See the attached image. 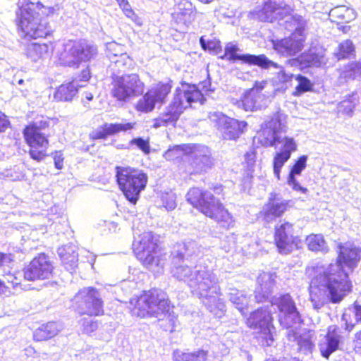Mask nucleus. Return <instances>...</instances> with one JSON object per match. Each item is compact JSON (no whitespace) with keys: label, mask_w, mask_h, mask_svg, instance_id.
<instances>
[{"label":"nucleus","mask_w":361,"mask_h":361,"mask_svg":"<svg viewBox=\"0 0 361 361\" xmlns=\"http://www.w3.org/2000/svg\"><path fill=\"white\" fill-rule=\"evenodd\" d=\"M307 161V155H302L295 160L294 164L290 168L287 179L288 185L290 186L293 190L299 191L302 193H306L307 189L300 185L296 180V176L301 175L302 171L306 168Z\"/></svg>","instance_id":"obj_27"},{"label":"nucleus","mask_w":361,"mask_h":361,"mask_svg":"<svg viewBox=\"0 0 361 361\" xmlns=\"http://www.w3.org/2000/svg\"><path fill=\"white\" fill-rule=\"evenodd\" d=\"M351 69L356 73H361V62H356L353 64Z\"/></svg>","instance_id":"obj_63"},{"label":"nucleus","mask_w":361,"mask_h":361,"mask_svg":"<svg viewBox=\"0 0 361 361\" xmlns=\"http://www.w3.org/2000/svg\"><path fill=\"white\" fill-rule=\"evenodd\" d=\"M186 200L205 216L214 219L223 230H228L233 226V216L212 192L192 188L188 192Z\"/></svg>","instance_id":"obj_5"},{"label":"nucleus","mask_w":361,"mask_h":361,"mask_svg":"<svg viewBox=\"0 0 361 361\" xmlns=\"http://www.w3.org/2000/svg\"><path fill=\"white\" fill-rule=\"evenodd\" d=\"M270 61L273 63V65L269 64L267 67L261 68L269 70L274 69L276 71L274 72L275 76L273 78V80L275 83L286 84L287 82H290L294 77L293 74L286 73L283 68L279 66L277 63L271 60H270Z\"/></svg>","instance_id":"obj_37"},{"label":"nucleus","mask_w":361,"mask_h":361,"mask_svg":"<svg viewBox=\"0 0 361 361\" xmlns=\"http://www.w3.org/2000/svg\"><path fill=\"white\" fill-rule=\"evenodd\" d=\"M290 202L274 192L270 193L261 211L264 220L270 223L281 217L290 207Z\"/></svg>","instance_id":"obj_20"},{"label":"nucleus","mask_w":361,"mask_h":361,"mask_svg":"<svg viewBox=\"0 0 361 361\" xmlns=\"http://www.w3.org/2000/svg\"><path fill=\"white\" fill-rule=\"evenodd\" d=\"M49 47L46 43H32L27 46V56L32 61L46 58L49 56Z\"/></svg>","instance_id":"obj_36"},{"label":"nucleus","mask_w":361,"mask_h":361,"mask_svg":"<svg viewBox=\"0 0 361 361\" xmlns=\"http://www.w3.org/2000/svg\"><path fill=\"white\" fill-rule=\"evenodd\" d=\"M9 121L6 118V116L0 112V132H4L8 128Z\"/></svg>","instance_id":"obj_57"},{"label":"nucleus","mask_w":361,"mask_h":361,"mask_svg":"<svg viewBox=\"0 0 361 361\" xmlns=\"http://www.w3.org/2000/svg\"><path fill=\"white\" fill-rule=\"evenodd\" d=\"M60 331V326L54 322H47L37 328L33 334L34 340L42 341L55 336Z\"/></svg>","instance_id":"obj_32"},{"label":"nucleus","mask_w":361,"mask_h":361,"mask_svg":"<svg viewBox=\"0 0 361 361\" xmlns=\"http://www.w3.org/2000/svg\"><path fill=\"white\" fill-rule=\"evenodd\" d=\"M286 115L281 110L268 116L262 124V143L266 147H276L282 144L281 151L274 157V173L277 180H280L281 168L290 158L292 152L296 151L297 145L293 137L283 136L287 130Z\"/></svg>","instance_id":"obj_3"},{"label":"nucleus","mask_w":361,"mask_h":361,"mask_svg":"<svg viewBox=\"0 0 361 361\" xmlns=\"http://www.w3.org/2000/svg\"><path fill=\"white\" fill-rule=\"evenodd\" d=\"M274 241L281 254L287 255L292 252L297 244L293 225L284 221L275 226Z\"/></svg>","instance_id":"obj_19"},{"label":"nucleus","mask_w":361,"mask_h":361,"mask_svg":"<svg viewBox=\"0 0 361 361\" xmlns=\"http://www.w3.org/2000/svg\"><path fill=\"white\" fill-rule=\"evenodd\" d=\"M207 352L204 350H199L193 353H183L180 355H176L174 361H206Z\"/></svg>","instance_id":"obj_41"},{"label":"nucleus","mask_w":361,"mask_h":361,"mask_svg":"<svg viewBox=\"0 0 361 361\" xmlns=\"http://www.w3.org/2000/svg\"><path fill=\"white\" fill-rule=\"evenodd\" d=\"M133 314L140 317H154L159 321L166 319L169 328L174 326V316L170 313V301L165 292L160 289H152L140 295L136 300Z\"/></svg>","instance_id":"obj_7"},{"label":"nucleus","mask_w":361,"mask_h":361,"mask_svg":"<svg viewBox=\"0 0 361 361\" xmlns=\"http://www.w3.org/2000/svg\"><path fill=\"white\" fill-rule=\"evenodd\" d=\"M119 6L121 8L126 16L131 19H133L134 17H136L135 13L131 8L130 5L129 4L128 0H125L123 3L122 2Z\"/></svg>","instance_id":"obj_54"},{"label":"nucleus","mask_w":361,"mask_h":361,"mask_svg":"<svg viewBox=\"0 0 361 361\" xmlns=\"http://www.w3.org/2000/svg\"><path fill=\"white\" fill-rule=\"evenodd\" d=\"M271 321V311L267 307H260L250 314L247 323L250 328L262 330L272 326Z\"/></svg>","instance_id":"obj_26"},{"label":"nucleus","mask_w":361,"mask_h":361,"mask_svg":"<svg viewBox=\"0 0 361 361\" xmlns=\"http://www.w3.org/2000/svg\"><path fill=\"white\" fill-rule=\"evenodd\" d=\"M54 166L57 169H61L63 168V158L62 154L59 152H56L54 156Z\"/></svg>","instance_id":"obj_56"},{"label":"nucleus","mask_w":361,"mask_h":361,"mask_svg":"<svg viewBox=\"0 0 361 361\" xmlns=\"http://www.w3.org/2000/svg\"><path fill=\"white\" fill-rule=\"evenodd\" d=\"M286 4L277 3L276 0L267 1L263 8L258 11L257 18L261 21L274 22L275 20H283L281 16Z\"/></svg>","instance_id":"obj_25"},{"label":"nucleus","mask_w":361,"mask_h":361,"mask_svg":"<svg viewBox=\"0 0 361 361\" xmlns=\"http://www.w3.org/2000/svg\"><path fill=\"white\" fill-rule=\"evenodd\" d=\"M324 62L323 51H317L310 49L308 51L302 53L299 57L290 59L287 61L290 66L304 69L308 67H319Z\"/></svg>","instance_id":"obj_24"},{"label":"nucleus","mask_w":361,"mask_h":361,"mask_svg":"<svg viewBox=\"0 0 361 361\" xmlns=\"http://www.w3.org/2000/svg\"><path fill=\"white\" fill-rule=\"evenodd\" d=\"M54 266L49 257L41 253L23 269L24 278L29 281L49 279L53 274Z\"/></svg>","instance_id":"obj_17"},{"label":"nucleus","mask_w":361,"mask_h":361,"mask_svg":"<svg viewBox=\"0 0 361 361\" xmlns=\"http://www.w3.org/2000/svg\"><path fill=\"white\" fill-rule=\"evenodd\" d=\"M342 339L340 329L336 326H330L324 341L319 344V350L323 357L329 359L330 355L338 348Z\"/></svg>","instance_id":"obj_23"},{"label":"nucleus","mask_w":361,"mask_h":361,"mask_svg":"<svg viewBox=\"0 0 361 361\" xmlns=\"http://www.w3.org/2000/svg\"><path fill=\"white\" fill-rule=\"evenodd\" d=\"M82 326L83 327V331L86 334H90L98 328V324L97 321H94L92 318H84L82 320Z\"/></svg>","instance_id":"obj_53"},{"label":"nucleus","mask_w":361,"mask_h":361,"mask_svg":"<svg viewBox=\"0 0 361 361\" xmlns=\"http://www.w3.org/2000/svg\"><path fill=\"white\" fill-rule=\"evenodd\" d=\"M129 145H135L137 148L140 149L145 154L150 152V145L148 140H145L142 137L133 138L129 142Z\"/></svg>","instance_id":"obj_48"},{"label":"nucleus","mask_w":361,"mask_h":361,"mask_svg":"<svg viewBox=\"0 0 361 361\" xmlns=\"http://www.w3.org/2000/svg\"><path fill=\"white\" fill-rule=\"evenodd\" d=\"M298 345L299 347V350L304 354H308L311 353L314 347L312 342L306 338H300L298 339Z\"/></svg>","instance_id":"obj_51"},{"label":"nucleus","mask_w":361,"mask_h":361,"mask_svg":"<svg viewBox=\"0 0 361 361\" xmlns=\"http://www.w3.org/2000/svg\"><path fill=\"white\" fill-rule=\"evenodd\" d=\"M6 292V287L4 284V282L0 279V295L5 294Z\"/></svg>","instance_id":"obj_64"},{"label":"nucleus","mask_w":361,"mask_h":361,"mask_svg":"<svg viewBox=\"0 0 361 361\" xmlns=\"http://www.w3.org/2000/svg\"><path fill=\"white\" fill-rule=\"evenodd\" d=\"M355 342L357 347L361 348V330L355 334Z\"/></svg>","instance_id":"obj_62"},{"label":"nucleus","mask_w":361,"mask_h":361,"mask_svg":"<svg viewBox=\"0 0 361 361\" xmlns=\"http://www.w3.org/2000/svg\"><path fill=\"white\" fill-rule=\"evenodd\" d=\"M191 165L197 173L205 172L214 165L211 150L205 145H194Z\"/></svg>","instance_id":"obj_21"},{"label":"nucleus","mask_w":361,"mask_h":361,"mask_svg":"<svg viewBox=\"0 0 361 361\" xmlns=\"http://www.w3.org/2000/svg\"><path fill=\"white\" fill-rule=\"evenodd\" d=\"M156 104L157 102L148 90L143 97L138 100L135 108L138 111L149 113L154 109Z\"/></svg>","instance_id":"obj_40"},{"label":"nucleus","mask_w":361,"mask_h":361,"mask_svg":"<svg viewBox=\"0 0 361 361\" xmlns=\"http://www.w3.org/2000/svg\"><path fill=\"white\" fill-rule=\"evenodd\" d=\"M202 90H204L207 94L208 92H213L215 90L214 87H212V84L210 80H207L202 82Z\"/></svg>","instance_id":"obj_59"},{"label":"nucleus","mask_w":361,"mask_h":361,"mask_svg":"<svg viewBox=\"0 0 361 361\" xmlns=\"http://www.w3.org/2000/svg\"><path fill=\"white\" fill-rule=\"evenodd\" d=\"M285 18V28L293 31V33L288 37L273 40V47L274 50L281 56H295L302 50L304 46L306 21L302 16L297 14L286 16ZM280 24L282 25L283 23Z\"/></svg>","instance_id":"obj_8"},{"label":"nucleus","mask_w":361,"mask_h":361,"mask_svg":"<svg viewBox=\"0 0 361 361\" xmlns=\"http://www.w3.org/2000/svg\"><path fill=\"white\" fill-rule=\"evenodd\" d=\"M338 257L311 281L310 300L314 310H319L329 302L340 303L352 292L349 274L361 260V248L351 243L338 245Z\"/></svg>","instance_id":"obj_2"},{"label":"nucleus","mask_w":361,"mask_h":361,"mask_svg":"<svg viewBox=\"0 0 361 361\" xmlns=\"http://www.w3.org/2000/svg\"><path fill=\"white\" fill-rule=\"evenodd\" d=\"M11 261L12 259L10 255L0 252V267L8 265Z\"/></svg>","instance_id":"obj_58"},{"label":"nucleus","mask_w":361,"mask_h":361,"mask_svg":"<svg viewBox=\"0 0 361 361\" xmlns=\"http://www.w3.org/2000/svg\"><path fill=\"white\" fill-rule=\"evenodd\" d=\"M178 8L180 11L183 8L188 11H190L192 9V4L188 1H182L178 6Z\"/></svg>","instance_id":"obj_60"},{"label":"nucleus","mask_w":361,"mask_h":361,"mask_svg":"<svg viewBox=\"0 0 361 361\" xmlns=\"http://www.w3.org/2000/svg\"><path fill=\"white\" fill-rule=\"evenodd\" d=\"M350 314L352 315L355 323H361V302L355 301L354 303L348 307Z\"/></svg>","instance_id":"obj_50"},{"label":"nucleus","mask_w":361,"mask_h":361,"mask_svg":"<svg viewBox=\"0 0 361 361\" xmlns=\"http://www.w3.org/2000/svg\"><path fill=\"white\" fill-rule=\"evenodd\" d=\"M162 206L166 210H173L176 207V195L172 191L164 192L161 196Z\"/></svg>","instance_id":"obj_47"},{"label":"nucleus","mask_w":361,"mask_h":361,"mask_svg":"<svg viewBox=\"0 0 361 361\" xmlns=\"http://www.w3.org/2000/svg\"><path fill=\"white\" fill-rule=\"evenodd\" d=\"M209 118L214 123L225 140H235L247 130L246 121L230 118L221 112H210Z\"/></svg>","instance_id":"obj_15"},{"label":"nucleus","mask_w":361,"mask_h":361,"mask_svg":"<svg viewBox=\"0 0 361 361\" xmlns=\"http://www.w3.org/2000/svg\"><path fill=\"white\" fill-rule=\"evenodd\" d=\"M197 243L188 242L183 247H178L171 252L173 267L171 274L179 281L185 282L206 308L216 317H221L226 311L219 281L216 274L201 264H188L189 258L198 254ZM191 258V261L193 260Z\"/></svg>","instance_id":"obj_1"},{"label":"nucleus","mask_w":361,"mask_h":361,"mask_svg":"<svg viewBox=\"0 0 361 361\" xmlns=\"http://www.w3.org/2000/svg\"><path fill=\"white\" fill-rule=\"evenodd\" d=\"M226 295L231 302L243 314H245V308L248 305L246 295L238 289L228 286L226 288Z\"/></svg>","instance_id":"obj_33"},{"label":"nucleus","mask_w":361,"mask_h":361,"mask_svg":"<svg viewBox=\"0 0 361 361\" xmlns=\"http://www.w3.org/2000/svg\"><path fill=\"white\" fill-rule=\"evenodd\" d=\"M205 99L202 92L195 85L183 82L176 87L174 97L164 113L154 120L153 126L159 128L174 126L180 116L192 102L204 104Z\"/></svg>","instance_id":"obj_6"},{"label":"nucleus","mask_w":361,"mask_h":361,"mask_svg":"<svg viewBox=\"0 0 361 361\" xmlns=\"http://www.w3.org/2000/svg\"><path fill=\"white\" fill-rule=\"evenodd\" d=\"M240 48L237 44L232 42L228 43L224 49V54L221 56V59H226L231 62L241 61L243 63L258 66L259 67H267L269 64L273 65L265 55H253L250 54H240Z\"/></svg>","instance_id":"obj_18"},{"label":"nucleus","mask_w":361,"mask_h":361,"mask_svg":"<svg viewBox=\"0 0 361 361\" xmlns=\"http://www.w3.org/2000/svg\"><path fill=\"white\" fill-rule=\"evenodd\" d=\"M42 4V0H18L16 22L22 37L37 39L50 34L47 20L39 18Z\"/></svg>","instance_id":"obj_4"},{"label":"nucleus","mask_w":361,"mask_h":361,"mask_svg":"<svg viewBox=\"0 0 361 361\" xmlns=\"http://www.w3.org/2000/svg\"><path fill=\"white\" fill-rule=\"evenodd\" d=\"M306 243L310 250L324 252L328 251L326 243L321 234H311L308 235L306 238Z\"/></svg>","instance_id":"obj_38"},{"label":"nucleus","mask_w":361,"mask_h":361,"mask_svg":"<svg viewBox=\"0 0 361 361\" xmlns=\"http://www.w3.org/2000/svg\"><path fill=\"white\" fill-rule=\"evenodd\" d=\"M200 43L202 49L204 50L217 51L221 48L219 42L214 40H206L203 37H200Z\"/></svg>","instance_id":"obj_49"},{"label":"nucleus","mask_w":361,"mask_h":361,"mask_svg":"<svg viewBox=\"0 0 361 361\" xmlns=\"http://www.w3.org/2000/svg\"><path fill=\"white\" fill-rule=\"evenodd\" d=\"M25 139L30 147L29 154L30 157L37 161H40L46 157V151L49 145V141L44 134L42 133L40 128L36 123L26 126L23 130Z\"/></svg>","instance_id":"obj_16"},{"label":"nucleus","mask_w":361,"mask_h":361,"mask_svg":"<svg viewBox=\"0 0 361 361\" xmlns=\"http://www.w3.org/2000/svg\"><path fill=\"white\" fill-rule=\"evenodd\" d=\"M111 61L118 72L125 71L132 65V59L126 53L121 54L120 56L115 54L114 59H111Z\"/></svg>","instance_id":"obj_44"},{"label":"nucleus","mask_w":361,"mask_h":361,"mask_svg":"<svg viewBox=\"0 0 361 361\" xmlns=\"http://www.w3.org/2000/svg\"><path fill=\"white\" fill-rule=\"evenodd\" d=\"M157 237L151 231L144 232L133 243L137 258L148 269L159 271L166 261V255L159 248Z\"/></svg>","instance_id":"obj_9"},{"label":"nucleus","mask_w":361,"mask_h":361,"mask_svg":"<svg viewBox=\"0 0 361 361\" xmlns=\"http://www.w3.org/2000/svg\"><path fill=\"white\" fill-rule=\"evenodd\" d=\"M270 302L279 310V322L282 327L288 329L301 323L300 314L295 301L288 293L274 296Z\"/></svg>","instance_id":"obj_13"},{"label":"nucleus","mask_w":361,"mask_h":361,"mask_svg":"<svg viewBox=\"0 0 361 361\" xmlns=\"http://www.w3.org/2000/svg\"><path fill=\"white\" fill-rule=\"evenodd\" d=\"M116 178L120 190L126 199L135 204L145 190L148 177L142 170L132 167H116Z\"/></svg>","instance_id":"obj_10"},{"label":"nucleus","mask_w":361,"mask_h":361,"mask_svg":"<svg viewBox=\"0 0 361 361\" xmlns=\"http://www.w3.org/2000/svg\"><path fill=\"white\" fill-rule=\"evenodd\" d=\"M274 329V326L268 328H264L261 330L263 333L262 344L267 346H271L274 342V338L272 334V330Z\"/></svg>","instance_id":"obj_52"},{"label":"nucleus","mask_w":361,"mask_h":361,"mask_svg":"<svg viewBox=\"0 0 361 361\" xmlns=\"http://www.w3.org/2000/svg\"><path fill=\"white\" fill-rule=\"evenodd\" d=\"M329 16L338 23H349L355 19L356 12L354 9L345 6H338L330 11Z\"/></svg>","instance_id":"obj_35"},{"label":"nucleus","mask_w":361,"mask_h":361,"mask_svg":"<svg viewBox=\"0 0 361 361\" xmlns=\"http://www.w3.org/2000/svg\"><path fill=\"white\" fill-rule=\"evenodd\" d=\"M189 147L185 145H175L170 147L164 154V158L169 161H173L182 157V156L188 153Z\"/></svg>","instance_id":"obj_43"},{"label":"nucleus","mask_w":361,"mask_h":361,"mask_svg":"<svg viewBox=\"0 0 361 361\" xmlns=\"http://www.w3.org/2000/svg\"><path fill=\"white\" fill-rule=\"evenodd\" d=\"M276 274L263 272L257 278V284L255 290V297L258 302L271 300L276 284Z\"/></svg>","instance_id":"obj_22"},{"label":"nucleus","mask_w":361,"mask_h":361,"mask_svg":"<svg viewBox=\"0 0 361 361\" xmlns=\"http://www.w3.org/2000/svg\"><path fill=\"white\" fill-rule=\"evenodd\" d=\"M264 96L257 90H250L245 93L241 100V106L245 111H256L263 106Z\"/></svg>","instance_id":"obj_30"},{"label":"nucleus","mask_w":361,"mask_h":361,"mask_svg":"<svg viewBox=\"0 0 361 361\" xmlns=\"http://www.w3.org/2000/svg\"><path fill=\"white\" fill-rule=\"evenodd\" d=\"M171 85L168 82H160L154 87L149 90L152 96L154 98L157 103H163L171 90Z\"/></svg>","instance_id":"obj_39"},{"label":"nucleus","mask_w":361,"mask_h":361,"mask_svg":"<svg viewBox=\"0 0 361 361\" xmlns=\"http://www.w3.org/2000/svg\"><path fill=\"white\" fill-rule=\"evenodd\" d=\"M360 95L357 92H353L338 104V111L342 114L352 116L355 107L360 104Z\"/></svg>","instance_id":"obj_34"},{"label":"nucleus","mask_w":361,"mask_h":361,"mask_svg":"<svg viewBox=\"0 0 361 361\" xmlns=\"http://www.w3.org/2000/svg\"><path fill=\"white\" fill-rule=\"evenodd\" d=\"M255 158L256 153L255 149H252L246 152V154H245V160L247 164L248 168H250L254 165L255 162Z\"/></svg>","instance_id":"obj_55"},{"label":"nucleus","mask_w":361,"mask_h":361,"mask_svg":"<svg viewBox=\"0 0 361 361\" xmlns=\"http://www.w3.org/2000/svg\"><path fill=\"white\" fill-rule=\"evenodd\" d=\"M135 123H104L100 129L93 133V139H105L109 135L126 132L134 128Z\"/></svg>","instance_id":"obj_29"},{"label":"nucleus","mask_w":361,"mask_h":361,"mask_svg":"<svg viewBox=\"0 0 361 361\" xmlns=\"http://www.w3.org/2000/svg\"><path fill=\"white\" fill-rule=\"evenodd\" d=\"M82 80L84 81H87L90 78V71L88 68L84 69L81 73Z\"/></svg>","instance_id":"obj_61"},{"label":"nucleus","mask_w":361,"mask_h":361,"mask_svg":"<svg viewBox=\"0 0 361 361\" xmlns=\"http://www.w3.org/2000/svg\"><path fill=\"white\" fill-rule=\"evenodd\" d=\"M78 85L75 82H70L61 85L55 91L54 98L57 102H71L77 96Z\"/></svg>","instance_id":"obj_31"},{"label":"nucleus","mask_w":361,"mask_h":361,"mask_svg":"<svg viewBox=\"0 0 361 361\" xmlns=\"http://www.w3.org/2000/svg\"><path fill=\"white\" fill-rule=\"evenodd\" d=\"M58 255L67 271L73 272L78 267V254L75 245L69 243L59 247Z\"/></svg>","instance_id":"obj_28"},{"label":"nucleus","mask_w":361,"mask_h":361,"mask_svg":"<svg viewBox=\"0 0 361 361\" xmlns=\"http://www.w3.org/2000/svg\"><path fill=\"white\" fill-rule=\"evenodd\" d=\"M63 0H42L40 13L44 16H49L59 11Z\"/></svg>","instance_id":"obj_42"},{"label":"nucleus","mask_w":361,"mask_h":361,"mask_svg":"<svg viewBox=\"0 0 361 361\" xmlns=\"http://www.w3.org/2000/svg\"><path fill=\"white\" fill-rule=\"evenodd\" d=\"M98 54L97 47L85 39L68 41L63 44V49L59 57L63 66L78 68L82 62L94 59Z\"/></svg>","instance_id":"obj_11"},{"label":"nucleus","mask_w":361,"mask_h":361,"mask_svg":"<svg viewBox=\"0 0 361 361\" xmlns=\"http://www.w3.org/2000/svg\"><path fill=\"white\" fill-rule=\"evenodd\" d=\"M73 301L80 314L97 316L103 313V300L99 291L93 287H86L78 291Z\"/></svg>","instance_id":"obj_14"},{"label":"nucleus","mask_w":361,"mask_h":361,"mask_svg":"<svg viewBox=\"0 0 361 361\" xmlns=\"http://www.w3.org/2000/svg\"><path fill=\"white\" fill-rule=\"evenodd\" d=\"M355 47L353 42L348 39L341 42L338 46L337 58L338 59L350 58L354 54Z\"/></svg>","instance_id":"obj_46"},{"label":"nucleus","mask_w":361,"mask_h":361,"mask_svg":"<svg viewBox=\"0 0 361 361\" xmlns=\"http://www.w3.org/2000/svg\"><path fill=\"white\" fill-rule=\"evenodd\" d=\"M295 80L298 83L294 92L295 96H300L303 93L312 90L313 84L307 77L302 75H298L295 76Z\"/></svg>","instance_id":"obj_45"},{"label":"nucleus","mask_w":361,"mask_h":361,"mask_svg":"<svg viewBox=\"0 0 361 361\" xmlns=\"http://www.w3.org/2000/svg\"><path fill=\"white\" fill-rule=\"evenodd\" d=\"M111 85V95L120 102H128L142 95L145 90V84L136 73L121 75L114 73Z\"/></svg>","instance_id":"obj_12"}]
</instances>
